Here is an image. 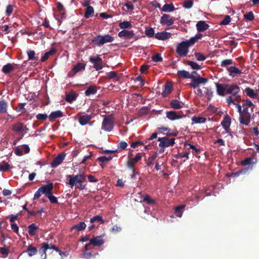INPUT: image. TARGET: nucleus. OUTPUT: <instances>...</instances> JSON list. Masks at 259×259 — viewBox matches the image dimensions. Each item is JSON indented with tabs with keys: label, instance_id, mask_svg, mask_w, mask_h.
<instances>
[{
	"label": "nucleus",
	"instance_id": "57",
	"mask_svg": "<svg viewBox=\"0 0 259 259\" xmlns=\"http://www.w3.org/2000/svg\"><path fill=\"white\" fill-rule=\"evenodd\" d=\"M195 56L198 61H203L206 59V57L200 53H195Z\"/></svg>",
	"mask_w": 259,
	"mask_h": 259
},
{
	"label": "nucleus",
	"instance_id": "21",
	"mask_svg": "<svg viewBox=\"0 0 259 259\" xmlns=\"http://www.w3.org/2000/svg\"><path fill=\"white\" fill-rule=\"evenodd\" d=\"M170 106L174 109H179L182 108L183 103L177 100H172L169 103Z\"/></svg>",
	"mask_w": 259,
	"mask_h": 259
},
{
	"label": "nucleus",
	"instance_id": "13",
	"mask_svg": "<svg viewBox=\"0 0 259 259\" xmlns=\"http://www.w3.org/2000/svg\"><path fill=\"white\" fill-rule=\"evenodd\" d=\"M196 27L198 32H202L208 29L209 25L204 21H199L196 23Z\"/></svg>",
	"mask_w": 259,
	"mask_h": 259
},
{
	"label": "nucleus",
	"instance_id": "47",
	"mask_svg": "<svg viewBox=\"0 0 259 259\" xmlns=\"http://www.w3.org/2000/svg\"><path fill=\"white\" fill-rule=\"evenodd\" d=\"M27 54L29 60H37L38 59V57L35 56V52L33 50L27 51Z\"/></svg>",
	"mask_w": 259,
	"mask_h": 259
},
{
	"label": "nucleus",
	"instance_id": "43",
	"mask_svg": "<svg viewBox=\"0 0 259 259\" xmlns=\"http://www.w3.org/2000/svg\"><path fill=\"white\" fill-rule=\"evenodd\" d=\"M185 64L191 66V68L193 69L199 70L201 69V66L200 65L192 61H187Z\"/></svg>",
	"mask_w": 259,
	"mask_h": 259
},
{
	"label": "nucleus",
	"instance_id": "41",
	"mask_svg": "<svg viewBox=\"0 0 259 259\" xmlns=\"http://www.w3.org/2000/svg\"><path fill=\"white\" fill-rule=\"evenodd\" d=\"M184 145L185 147L189 146V147L188 148V150L192 149V150H193L195 152V155L199 154L201 152L200 149L198 148L195 146L192 145L190 143L186 142L185 143Z\"/></svg>",
	"mask_w": 259,
	"mask_h": 259
},
{
	"label": "nucleus",
	"instance_id": "6",
	"mask_svg": "<svg viewBox=\"0 0 259 259\" xmlns=\"http://www.w3.org/2000/svg\"><path fill=\"white\" fill-rule=\"evenodd\" d=\"M86 64L82 63L81 62L77 63L70 70L68 74V76L69 77H72L77 72L82 70H84L85 68Z\"/></svg>",
	"mask_w": 259,
	"mask_h": 259
},
{
	"label": "nucleus",
	"instance_id": "16",
	"mask_svg": "<svg viewBox=\"0 0 259 259\" xmlns=\"http://www.w3.org/2000/svg\"><path fill=\"white\" fill-rule=\"evenodd\" d=\"M16 65L15 64L7 63L3 67L2 71L6 74H9L14 70Z\"/></svg>",
	"mask_w": 259,
	"mask_h": 259
},
{
	"label": "nucleus",
	"instance_id": "53",
	"mask_svg": "<svg viewBox=\"0 0 259 259\" xmlns=\"http://www.w3.org/2000/svg\"><path fill=\"white\" fill-rule=\"evenodd\" d=\"M193 5L192 0H186L184 2L183 6L186 9H190L193 6Z\"/></svg>",
	"mask_w": 259,
	"mask_h": 259
},
{
	"label": "nucleus",
	"instance_id": "5",
	"mask_svg": "<svg viewBox=\"0 0 259 259\" xmlns=\"http://www.w3.org/2000/svg\"><path fill=\"white\" fill-rule=\"evenodd\" d=\"M188 48V46L183 41L177 46L176 52L180 56H186L189 51Z\"/></svg>",
	"mask_w": 259,
	"mask_h": 259
},
{
	"label": "nucleus",
	"instance_id": "32",
	"mask_svg": "<svg viewBox=\"0 0 259 259\" xmlns=\"http://www.w3.org/2000/svg\"><path fill=\"white\" fill-rule=\"evenodd\" d=\"M8 108V102L3 100L0 101V113L3 114L7 113Z\"/></svg>",
	"mask_w": 259,
	"mask_h": 259
},
{
	"label": "nucleus",
	"instance_id": "48",
	"mask_svg": "<svg viewBox=\"0 0 259 259\" xmlns=\"http://www.w3.org/2000/svg\"><path fill=\"white\" fill-rule=\"evenodd\" d=\"M245 91L247 95L249 97L252 98H256L257 95L256 93H254V91L252 89L249 88H247L245 89Z\"/></svg>",
	"mask_w": 259,
	"mask_h": 259
},
{
	"label": "nucleus",
	"instance_id": "14",
	"mask_svg": "<svg viewBox=\"0 0 259 259\" xmlns=\"http://www.w3.org/2000/svg\"><path fill=\"white\" fill-rule=\"evenodd\" d=\"M226 84H227L215 83L217 92L219 95L221 96H224L225 94H227Z\"/></svg>",
	"mask_w": 259,
	"mask_h": 259
},
{
	"label": "nucleus",
	"instance_id": "20",
	"mask_svg": "<svg viewBox=\"0 0 259 259\" xmlns=\"http://www.w3.org/2000/svg\"><path fill=\"white\" fill-rule=\"evenodd\" d=\"M92 118V117L90 115H83L79 117V123L81 125H85L91 120Z\"/></svg>",
	"mask_w": 259,
	"mask_h": 259
},
{
	"label": "nucleus",
	"instance_id": "29",
	"mask_svg": "<svg viewBox=\"0 0 259 259\" xmlns=\"http://www.w3.org/2000/svg\"><path fill=\"white\" fill-rule=\"evenodd\" d=\"M177 74L179 77L183 78H193V75L190 74L188 71L184 70L178 71Z\"/></svg>",
	"mask_w": 259,
	"mask_h": 259
},
{
	"label": "nucleus",
	"instance_id": "52",
	"mask_svg": "<svg viewBox=\"0 0 259 259\" xmlns=\"http://www.w3.org/2000/svg\"><path fill=\"white\" fill-rule=\"evenodd\" d=\"M95 222H101L102 223H104V221L102 219V217L100 215L94 216V217L91 219L90 222L91 223H93Z\"/></svg>",
	"mask_w": 259,
	"mask_h": 259
},
{
	"label": "nucleus",
	"instance_id": "19",
	"mask_svg": "<svg viewBox=\"0 0 259 259\" xmlns=\"http://www.w3.org/2000/svg\"><path fill=\"white\" fill-rule=\"evenodd\" d=\"M227 70L229 72V75L232 77H234L236 75L240 74L242 73L241 70L235 66H231L227 69Z\"/></svg>",
	"mask_w": 259,
	"mask_h": 259
},
{
	"label": "nucleus",
	"instance_id": "38",
	"mask_svg": "<svg viewBox=\"0 0 259 259\" xmlns=\"http://www.w3.org/2000/svg\"><path fill=\"white\" fill-rule=\"evenodd\" d=\"M97 93V87L95 85H91L85 91V94L87 96L91 95H94Z\"/></svg>",
	"mask_w": 259,
	"mask_h": 259
},
{
	"label": "nucleus",
	"instance_id": "45",
	"mask_svg": "<svg viewBox=\"0 0 259 259\" xmlns=\"http://www.w3.org/2000/svg\"><path fill=\"white\" fill-rule=\"evenodd\" d=\"M192 120L195 123H203L205 122L206 119L203 117L193 116L192 118Z\"/></svg>",
	"mask_w": 259,
	"mask_h": 259
},
{
	"label": "nucleus",
	"instance_id": "54",
	"mask_svg": "<svg viewBox=\"0 0 259 259\" xmlns=\"http://www.w3.org/2000/svg\"><path fill=\"white\" fill-rule=\"evenodd\" d=\"M233 63V61L232 59H225L222 61L221 63V66L222 67H226L227 65H231Z\"/></svg>",
	"mask_w": 259,
	"mask_h": 259
},
{
	"label": "nucleus",
	"instance_id": "39",
	"mask_svg": "<svg viewBox=\"0 0 259 259\" xmlns=\"http://www.w3.org/2000/svg\"><path fill=\"white\" fill-rule=\"evenodd\" d=\"M94 14V9L93 7H87L85 9L84 17L86 18H89L92 17Z\"/></svg>",
	"mask_w": 259,
	"mask_h": 259
},
{
	"label": "nucleus",
	"instance_id": "51",
	"mask_svg": "<svg viewBox=\"0 0 259 259\" xmlns=\"http://www.w3.org/2000/svg\"><path fill=\"white\" fill-rule=\"evenodd\" d=\"M245 19L248 21H252L254 19V16L252 11H249L244 15Z\"/></svg>",
	"mask_w": 259,
	"mask_h": 259
},
{
	"label": "nucleus",
	"instance_id": "25",
	"mask_svg": "<svg viewBox=\"0 0 259 259\" xmlns=\"http://www.w3.org/2000/svg\"><path fill=\"white\" fill-rule=\"evenodd\" d=\"M48 249V243H43L39 249V254L42 257L41 259H46L47 257L46 251Z\"/></svg>",
	"mask_w": 259,
	"mask_h": 259
},
{
	"label": "nucleus",
	"instance_id": "27",
	"mask_svg": "<svg viewBox=\"0 0 259 259\" xmlns=\"http://www.w3.org/2000/svg\"><path fill=\"white\" fill-rule=\"evenodd\" d=\"M90 45H94L99 47L102 46L103 43L101 35H98L94 37L90 41Z\"/></svg>",
	"mask_w": 259,
	"mask_h": 259
},
{
	"label": "nucleus",
	"instance_id": "58",
	"mask_svg": "<svg viewBox=\"0 0 259 259\" xmlns=\"http://www.w3.org/2000/svg\"><path fill=\"white\" fill-rule=\"evenodd\" d=\"M231 22V18L229 15L225 16V18L220 22V25H228Z\"/></svg>",
	"mask_w": 259,
	"mask_h": 259
},
{
	"label": "nucleus",
	"instance_id": "28",
	"mask_svg": "<svg viewBox=\"0 0 259 259\" xmlns=\"http://www.w3.org/2000/svg\"><path fill=\"white\" fill-rule=\"evenodd\" d=\"M24 124L20 122H18L12 127V130L15 133H22V131L23 128Z\"/></svg>",
	"mask_w": 259,
	"mask_h": 259
},
{
	"label": "nucleus",
	"instance_id": "23",
	"mask_svg": "<svg viewBox=\"0 0 259 259\" xmlns=\"http://www.w3.org/2000/svg\"><path fill=\"white\" fill-rule=\"evenodd\" d=\"M164 90L162 93L163 97H166L172 90V85L169 83H166L163 85Z\"/></svg>",
	"mask_w": 259,
	"mask_h": 259
},
{
	"label": "nucleus",
	"instance_id": "40",
	"mask_svg": "<svg viewBox=\"0 0 259 259\" xmlns=\"http://www.w3.org/2000/svg\"><path fill=\"white\" fill-rule=\"evenodd\" d=\"M252 106H253V104L252 102L249 99H246L245 101V103H244L242 105V107L243 108L242 109L243 112H248V108Z\"/></svg>",
	"mask_w": 259,
	"mask_h": 259
},
{
	"label": "nucleus",
	"instance_id": "22",
	"mask_svg": "<svg viewBox=\"0 0 259 259\" xmlns=\"http://www.w3.org/2000/svg\"><path fill=\"white\" fill-rule=\"evenodd\" d=\"M170 36V33L166 32H158L155 35V37L159 40H165L169 38Z\"/></svg>",
	"mask_w": 259,
	"mask_h": 259
},
{
	"label": "nucleus",
	"instance_id": "31",
	"mask_svg": "<svg viewBox=\"0 0 259 259\" xmlns=\"http://www.w3.org/2000/svg\"><path fill=\"white\" fill-rule=\"evenodd\" d=\"M141 198H143L141 202H146L148 204L154 205L156 203L155 200L151 198L148 195L143 196Z\"/></svg>",
	"mask_w": 259,
	"mask_h": 259
},
{
	"label": "nucleus",
	"instance_id": "64",
	"mask_svg": "<svg viewBox=\"0 0 259 259\" xmlns=\"http://www.w3.org/2000/svg\"><path fill=\"white\" fill-rule=\"evenodd\" d=\"M0 252L5 256L8 255L9 253V249L8 247H4L0 248Z\"/></svg>",
	"mask_w": 259,
	"mask_h": 259
},
{
	"label": "nucleus",
	"instance_id": "2",
	"mask_svg": "<svg viewBox=\"0 0 259 259\" xmlns=\"http://www.w3.org/2000/svg\"><path fill=\"white\" fill-rule=\"evenodd\" d=\"M114 118L112 114L105 116L102 123V129L106 132L111 131L114 127Z\"/></svg>",
	"mask_w": 259,
	"mask_h": 259
},
{
	"label": "nucleus",
	"instance_id": "15",
	"mask_svg": "<svg viewBox=\"0 0 259 259\" xmlns=\"http://www.w3.org/2000/svg\"><path fill=\"white\" fill-rule=\"evenodd\" d=\"M241 100V97L238 94L235 96H230L227 99V102L228 105L233 103L235 105L236 103H239Z\"/></svg>",
	"mask_w": 259,
	"mask_h": 259
},
{
	"label": "nucleus",
	"instance_id": "50",
	"mask_svg": "<svg viewBox=\"0 0 259 259\" xmlns=\"http://www.w3.org/2000/svg\"><path fill=\"white\" fill-rule=\"evenodd\" d=\"M190 79H192V82L190 83V86L191 87H192L194 89L199 87V83H198V81H197V79L196 78H195L194 75H193V78H191Z\"/></svg>",
	"mask_w": 259,
	"mask_h": 259
},
{
	"label": "nucleus",
	"instance_id": "36",
	"mask_svg": "<svg viewBox=\"0 0 259 259\" xmlns=\"http://www.w3.org/2000/svg\"><path fill=\"white\" fill-rule=\"evenodd\" d=\"M102 41L103 45L108 42H112L114 41V38L113 37L109 34H106L105 35H101Z\"/></svg>",
	"mask_w": 259,
	"mask_h": 259
},
{
	"label": "nucleus",
	"instance_id": "44",
	"mask_svg": "<svg viewBox=\"0 0 259 259\" xmlns=\"http://www.w3.org/2000/svg\"><path fill=\"white\" fill-rule=\"evenodd\" d=\"M107 77L108 79H114L115 81H118L120 78L115 71H110L107 73Z\"/></svg>",
	"mask_w": 259,
	"mask_h": 259
},
{
	"label": "nucleus",
	"instance_id": "30",
	"mask_svg": "<svg viewBox=\"0 0 259 259\" xmlns=\"http://www.w3.org/2000/svg\"><path fill=\"white\" fill-rule=\"evenodd\" d=\"M63 116V114L60 110H57L56 111L52 112L49 115L50 120L55 119L58 117H61Z\"/></svg>",
	"mask_w": 259,
	"mask_h": 259
},
{
	"label": "nucleus",
	"instance_id": "8",
	"mask_svg": "<svg viewBox=\"0 0 259 259\" xmlns=\"http://www.w3.org/2000/svg\"><path fill=\"white\" fill-rule=\"evenodd\" d=\"M175 19L169 15L164 14L160 18V22L162 25H171L174 23Z\"/></svg>",
	"mask_w": 259,
	"mask_h": 259
},
{
	"label": "nucleus",
	"instance_id": "4",
	"mask_svg": "<svg viewBox=\"0 0 259 259\" xmlns=\"http://www.w3.org/2000/svg\"><path fill=\"white\" fill-rule=\"evenodd\" d=\"M158 142H160L159 146L161 148L168 147L169 146H173L175 144V138L169 139L167 137H159L157 139Z\"/></svg>",
	"mask_w": 259,
	"mask_h": 259
},
{
	"label": "nucleus",
	"instance_id": "46",
	"mask_svg": "<svg viewBox=\"0 0 259 259\" xmlns=\"http://www.w3.org/2000/svg\"><path fill=\"white\" fill-rule=\"evenodd\" d=\"M119 26L121 29L126 30V28H130L132 27L131 22L130 21H123L119 24Z\"/></svg>",
	"mask_w": 259,
	"mask_h": 259
},
{
	"label": "nucleus",
	"instance_id": "17",
	"mask_svg": "<svg viewBox=\"0 0 259 259\" xmlns=\"http://www.w3.org/2000/svg\"><path fill=\"white\" fill-rule=\"evenodd\" d=\"M166 117L170 120H175L182 118V116L177 114L174 111H169L166 112Z\"/></svg>",
	"mask_w": 259,
	"mask_h": 259
},
{
	"label": "nucleus",
	"instance_id": "18",
	"mask_svg": "<svg viewBox=\"0 0 259 259\" xmlns=\"http://www.w3.org/2000/svg\"><path fill=\"white\" fill-rule=\"evenodd\" d=\"M90 244L96 246H100L103 245L104 241L103 239H100V236H96L90 240Z\"/></svg>",
	"mask_w": 259,
	"mask_h": 259
},
{
	"label": "nucleus",
	"instance_id": "10",
	"mask_svg": "<svg viewBox=\"0 0 259 259\" xmlns=\"http://www.w3.org/2000/svg\"><path fill=\"white\" fill-rule=\"evenodd\" d=\"M66 154L64 153H60L51 163V166L52 167H56L60 165L65 159Z\"/></svg>",
	"mask_w": 259,
	"mask_h": 259
},
{
	"label": "nucleus",
	"instance_id": "59",
	"mask_svg": "<svg viewBox=\"0 0 259 259\" xmlns=\"http://www.w3.org/2000/svg\"><path fill=\"white\" fill-rule=\"evenodd\" d=\"M196 41L197 40L196 39L194 36L190 38L189 40L184 41V42L186 44L188 47L194 45Z\"/></svg>",
	"mask_w": 259,
	"mask_h": 259
},
{
	"label": "nucleus",
	"instance_id": "9",
	"mask_svg": "<svg viewBox=\"0 0 259 259\" xmlns=\"http://www.w3.org/2000/svg\"><path fill=\"white\" fill-rule=\"evenodd\" d=\"M227 94L235 96L240 92V88L236 84H226Z\"/></svg>",
	"mask_w": 259,
	"mask_h": 259
},
{
	"label": "nucleus",
	"instance_id": "63",
	"mask_svg": "<svg viewBox=\"0 0 259 259\" xmlns=\"http://www.w3.org/2000/svg\"><path fill=\"white\" fill-rule=\"evenodd\" d=\"M47 197L49 199L51 203H52L56 204V203H58V202L57 198L56 197H55L53 195V194H51L50 195L48 196Z\"/></svg>",
	"mask_w": 259,
	"mask_h": 259
},
{
	"label": "nucleus",
	"instance_id": "34",
	"mask_svg": "<svg viewBox=\"0 0 259 259\" xmlns=\"http://www.w3.org/2000/svg\"><path fill=\"white\" fill-rule=\"evenodd\" d=\"M185 207V205H180L178 206H177L175 209V214L176 216L178 217H181L183 212V209Z\"/></svg>",
	"mask_w": 259,
	"mask_h": 259
},
{
	"label": "nucleus",
	"instance_id": "55",
	"mask_svg": "<svg viewBox=\"0 0 259 259\" xmlns=\"http://www.w3.org/2000/svg\"><path fill=\"white\" fill-rule=\"evenodd\" d=\"M152 60L155 62H158L162 60L160 54L157 53L152 57Z\"/></svg>",
	"mask_w": 259,
	"mask_h": 259
},
{
	"label": "nucleus",
	"instance_id": "62",
	"mask_svg": "<svg viewBox=\"0 0 259 259\" xmlns=\"http://www.w3.org/2000/svg\"><path fill=\"white\" fill-rule=\"evenodd\" d=\"M76 97L73 94H69L66 96V101L71 103L73 101L75 100Z\"/></svg>",
	"mask_w": 259,
	"mask_h": 259
},
{
	"label": "nucleus",
	"instance_id": "1",
	"mask_svg": "<svg viewBox=\"0 0 259 259\" xmlns=\"http://www.w3.org/2000/svg\"><path fill=\"white\" fill-rule=\"evenodd\" d=\"M66 179L68 180L67 184L71 187L74 186L79 190H83L87 189L86 185L83 183L86 181V177L84 175L79 174L76 175H67Z\"/></svg>",
	"mask_w": 259,
	"mask_h": 259
},
{
	"label": "nucleus",
	"instance_id": "42",
	"mask_svg": "<svg viewBox=\"0 0 259 259\" xmlns=\"http://www.w3.org/2000/svg\"><path fill=\"white\" fill-rule=\"evenodd\" d=\"M27 252L29 256H32L35 255L37 252V248L32 245H29L28 246Z\"/></svg>",
	"mask_w": 259,
	"mask_h": 259
},
{
	"label": "nucleus",
	"instance_id": "56",
	"mask_svg": "<svg viewBox=\"0 0 259 259\" xmlns=\"http://www.w3.org/2000/svg\"><path fill=\"white\" fill-rule=\"evenodd\" d=\"M14 6L12 5H9L7 7V8H6V15L7 16H10L13 10H14Z\"/></svg>",
	"mask_w": 259,
	"mask_h": 259
},
{
	"label": "nucleus",
	"instance_id": "49",
	"mask_svg": "<svg viewBox=\"0 0 259 259\" xmlns=\"http://www.w3.org/2000/svg\"><path fill=\"white\" fill-rule=\"evenodd\" d=\"M10 168V165L7 162L3 161L0 164V171H7Z\"/></svg>",
	"mask_w": 259,
	"mask_h": 259
},
{
	"label": "nucleus",
	"instance_id": "61",
	"mask_svg": "<svg viewBox=\"0 0 259 259\" xmlns=\"http://www.w3.org/2000/svg\"><path fill=\"white\" fill-rule=\"evenodd\" d=\"M157 157V154H155L152 156L149 157L148 159L147 165L148 166H150L153 164L154 161L156 158Z\"/></svg>",
	"mask_w": 259,
	"mask_h": 259
},
{
	"label": "nucleus",
	"instance_id": "11",
	"mask_svg": "<svg viewBox=\"0 0 259 259\" xmlns=\"http://www.w3.org/2000/svg\"><path fill=\"white\" fill-rule=\"evenodd\" d=\"M39 188L42 193L44 194L46 197L53 193V184L52 183L48 185H42Z\"/></svg>",
	"mask_w": 259,
	"mask_h": 259
},
{
	"label": "nucleus",
	"instance_id": "33",
	"mask_svg": "<svg viewBox=\"0 0 259 259\" xmlns=\"http://www.w3.org/2000/svg\"><path fill=\"white\" fill-rule=\"evenodd\" d=\"M28 233L30 235L34 236L35 235L36 231L38 229V227L35 224L32 223L28 227Z\"/></svg>",
	"mask_w": 259,
	"mask_h": 259
},
{
	"label": "nucleus",
	"instance_id": "7",
	"mask_svg": "<svg viewBox=\"0 0 259 259\" xmlns=\"http://www.w3.org/2000/svg\"><path fill=\"white\" fill-rule=\"evenodd\" d=\"M251 114L248 112H242L239 115V120L242 124L248 125L250 122Z\"/></svg>",
	"mask_w": 259,
	"mask_h": 259
},
{
	"label": "nucleus",
	"instance_id": "37",
	"mask_svg": "<svg viewBox=\"0 0 259 259\" xmlns=\"http://www.w3.org/2000/svg\"><path fill=\"white\" fill-rule=\"evenodd\" d=\"M86 227V225L83 222H81L79 223L78 224L73 226L71 227V230L72 231L73 230H77L78 231H80L82 230H83L85 229Z\"/></svg>",
	"mask_w": 259,
	"mask_h": 259
},
{
	"label": "nucleus",
	"instance_id": "26",
	"mask_svg": "<svg viewBox=\"0 0 259 259\" xmlns=\"http://www.w3.org/2000/svg\"><path fill=\"white\" fill-rule=\"evenodd\" d=\"M57 52V50L55 48H52L51 49L45 53L44 55L41 57L40 59V61L42 62L47 61L50 56L53 55Z\"/></svg>",
	"mask_w": 259,
	"mask_h": 259
},
{
	"label": "nucleus",
	"instance_id": "24",
	"mask_svg": "<svg viewBox=\"0 0 259 259\" xmlns=\"http://www.w3.org/2000/svg\"><path fill=\"white\" fill-rule=\"evenodd\" d=\"M231 124V118L229 115H226L222 121L221 124L224 129L227 131Z\"/></svg>",
	"mask_w": 259,
	"mask_h": 259
},
{
	"label": "nucleus",
	"instance_id": "35",
	"mask_svg": "<svg viewBox=\"0 0 259 259\" xmlns=\"http://www.w3.org/2000/svg\"><path fill=\"white\" fill-rule=\"evenodd\" d=\"M175 10V7L172 4H165L161 9V11L164 12H171Z\"/></svg>",
	"mask_w": 259,
	"mask_h": 259
},
{
	"label": "nucleus",
	"instance_id": "60",
	"mask_svg": "<svg viewBox=\"0 0 259 259\" xmlns=\"http://www.w3.org/2000/svg\"><path fill=\"white\" fill-rule=\"evenodd\" d=\"M145 34L149 37H152L154 35V30L153 28L146 29L145 30Z\"/></svg>",
	"mask_w": 259,
	"mask_h": 259
},
{
	"label": "nucleus",
	"instance_id": "12",
	"mask_svg": "<svg viewBox=\"0 0 259 259\" xmlns=\"http://www.w3.org/2000/svg\"><path fill=\"white\" fill-rule=\"evenodd\" d=\"M118 35L120 38L131 39L134 36L135 33L133 30H123L118 33Z\"/></svg>",
	"mask_w": 259,
	"mask_h": 259
},
{
	"label": "nucleus",
	"instance_id": "3",
	"mask_svg": "<svg viewBox=\"0 0 259 259\" xmlns=\"http://www.w3.org/2000/svg\"><path fill=\"white\" fill-rule=\"evenodd\" d=\"M89 61L94 64L93 67L96 70L98 71L103 68V61L99 55L96 56H91L89 58Z\"/></svg>",
	"mask_w": 259,
	"mask_h": 259
}]
</instances>
